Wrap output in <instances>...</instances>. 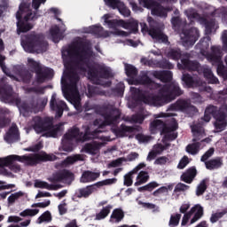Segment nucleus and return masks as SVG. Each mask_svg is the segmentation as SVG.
Returning <instances> with one entry per match:
<instances>
[{"label": "nucleus", "instance_id": "17", "mask_svg": "<svg viewBox=\"0 0 227 227\" xmlns=\"http://www.w3.org/2000/svg\"><path fill=\"white\" fill-rule=\"evenodd\" d=\"M50 107L51 111H55L57 118H61V116H63L65 108L67 107V103L63 100H57L56 93H54L52 94L50 101Z\"/></svg>", "mask_w": 227, "mask_h": 227}, {"label": "nucleus", "instance_id": "58", "mask_svg": "<svg viewBox=\"0 0 227 227\" xmlns=\"http://www.w3.org/2000/svg\"><path fill=\"white\" fill-rule=\"evenodd\" d=\"M145 117L143 115V114H136L131 116L129 121L131 123H139L141 125L143 124V121H145Z\"/></svg>", "mask_w": 227, "mask_h": 227}, {"label": "nucleus", "instance_id": "35", "mask_svg": "<svg viewBox=\"0 0 227 227\" xmlns=\"http://www.w3.org/2000/svg\"><path fill=\"white\" fill-rule=\"evenodd\" d=\"M124 217H125V213L123 212V209L115 208L114 209L110 216V223H121Z\"/></svg>", "mask_w": 227, "mask_h": 227}, {"label": "nucleus", "instance_id": "53", "mask_svg": "<svg viewBox=\"0 0 227 227\" xmlns=\"http://www.w3.org/2000/svg\"><path fill=\"white\" fill-rule=\"evenodd\" d=\"M116 10L120 12L121 15H123V17H130V10L125 6V4L123 2H120L118 6L116 7Z\"/></svg>", "mask_w": 227, "mask_h": 227}, {"label": "nucleus", "instance_id": "16", "mask_svg": "<svg viewBox=\"0 0 227 227\" xmlns=\"http://www.w3.org/2000/svg\"><path fill=\"white\" fill-rule=\"evenodd\" d=\"M107 26L110 29H114V31L111 32V35H114L115 36H122L123 38H127V36H130V33L125 32L123 30H120L117 27H122L123 20H111L107 21Z\"/></svg>", "mask_w": 227, "mask_h": 227}, {"label": "nucleus", "instance_id": "61", "mask_svg": "<svg viewBox=\"0 0 227 227\" xmlns=\"http://www.w3.org/2000/svg\"><path fill=\"white\" fill-rule=\"evenodd\" d=\"M214 152H215V149L214 147L209 148L200 158L201 162H207V160L214 155Z\"/></svg>", "mask_w": 227, "mask_h": 227}, {"label": "nucleus", "instance_id": "3", "mask_svg": "<svg viewBox=\"0 0 227 227\" xmlns=\"http://www.w3.org/2000/svg\"><path fill=\"white\" fill-rule=\"evenodd\" d=\"M82 129L84 132H82L77 127H73L63 136L62 150L64 152H74V139L84 143V141H90L91 137H95L96 132H90L89 125H83Z\"/></svg>", "mask_w": 227, "mask_h": 227}, {"label": "nucleus", "instance_id": "8", "mask_svg": "<svg viewBox=\"0 0 227 227\" xmlns=\"http://www.w3.org/2000/svg\"><path fill=\"white\" fill-rule=\"evenodd\" d=\"M134 93L137 95V100L138 102H143L144 104H150L151 106H154L155 107H162V106H166V104H169V99L166 96V93L159 90V95H146V91L142 89L134 88Z\"/></svg>", "mask_w": 227, "mask_h": 227}, {"label": "nucleus", "instance_id": "29", "mask_svg": "<svg viewBox=\"0 0 227 227\" xmlns=\"http://www.w3.org/2000/svg\"><path fill=\"white\" fill-rule=\"evenodd\" d=\"M100 176V173L98 172H92L90 170H86L82 173L81 177L82 184H88L90 182H95L97 178Z\"/></svg>", "mask_w": 227, "mask_h": 227}, {"label": "nucleus", "instance_id": "59", "mask_svg": "<svg viewBox=\"0 0 227 227\" xmlns=\"http://www.w3.org/2000/svg\"><path fill=\"white\" fill-rule=\"evenodd\" d=\"M39 212L40 209H25L20 215H21V217H34V215H36Z\"/></svg>", "mask_w": 227, "mask_h": 227}, {"label": "nucleus", "instance_id": "20", "mask_svg": "<svg viewBox=\"0 0 227 227\" xmlns=\"http://www.w3.org/2000/svg\"><path fill=\"white\" fill-rule=\"evenodd\" d=\"M181 67L183 70H188V72H200V62L196 60H191L189 58L181 59Z\"/></svg>", "mask_w": 227, "mask_h": 227}, {"label": "nucleus", "instance_id": "51", "mask_svg": "<svg viewBox=\"0 0 227 227\" xmlns=\"http://www.w3.org/2000/svg\"><path fill=\"white\" fill-rule=\"evenodd\" d=\"M205 27H206V33L207 35H212V31L214 29V27H215V20H207L204 19L203 20Z\"/></svg>", "mask_w": 227, "mask_h": 227}, {"label": "nucleus", "instance_id": "56", "mask_svg": "<svg viewBox=\"0 0 227 227\" xmlns=\"http://www.w3.org/2000/svg\"><path fill=\"white\" fill-rule=\"evenodd\" d=\"M78 160H83L82 155L81 154H75L74 156H68L65 160V164H75V162H78Z\"/></svg>", "mask_w": 227, "mask_h": 227}, {"label": "nucleus", "instance_id": "18", "mask_svg": "<svg viewBox=\"0 0 227 227\" xmlns=\"http://www.w3.org/2000/svg\"><path fill=\"white\" fill-rule=\"evenodd\" d=\"M135 130L136 128L125 124H121L120 127H118V124H114V127L111 129V131L116 137H127L129 134H132Z\"/></svg>", "mask_w": 227, "mask_h": 227}, {"label": "nucleus", "instance_id": "12", "mask_svg": "<svg viewBox=\"0 0 227 227\" xmlns=\"http://www.w3.org/2000/svg\"><path fill=\"white\" fill-rule=\"evenodd\" d=\"M200 38V30L196 27L183 29L181 33V41L184 47H192Z\"/></svg>", "mask_w": 227, "mask_h": 227}, {"label": "nucleus", "instance_id": "52", "mask_svg": "<svg viewBox=\"0 0 227 227\" xmlns=\"http://www.w3.org/2000/svg\"><path fill=\"white\" fill-rule=\"evenodd\" d=\"M164 127V121L160 120H154L150 123V130L151 132H154V130H162Z\"/></svg>", "mask_w": 227, "mask_h": 227}, {"label": "nucleus", "instance_id": "11", "mask_svg": "<svg viewBox=\"0 0 227 227\" xmlns=\"http://www.w3.org/2000/svg\"><path fill=\"white\" fill-rule=\"evenodd\" d=\"M15 104L19 108L20 114L25 118H27L31 113H36V111H38V102L33 97L28 98L26 100H22L20 98H16Z\"/></svg>", "mask_w": 227, "mask_h": 227}, {"label": "nucleus", "instance_id": "14", "mask_svg": "<svg viewBox=\"0 0 227 227\" xmlns=\"http://www.w3.org/2000/svg\"><path fill=\"white\" fill-rule=\"evenodd\" d=\"M160 92L165 93L169 102H173L177 97L184 95V90L178 83L165 84L160 88Z\"/></svg>", "mask_w": 227, "mask_h": 227}, {"label": "nucleus", "instance_id": "38", "mask_svg": "<svg viewBox=\"0 0 227 227\" xmlns=\"http://www.w3.org/2000/svg\"><path fill=\"white\" fill-rule=\"evenodd\" d=\"M182 81L184 82L186 88H196L198 86V82L189 74H183Z\"/></svg>", "mask_w": 227, "mask_h": 227}, {"label": "nucleus", "instance_id": "10", "mask_svg": "<svg viewBox=\"0 0 227 227\" xmlns=\"http://www.w3.org/2000/svg\"><path fill=\"white\" fill-rule=\"evenodd\" d=\"M27 63L29 68L35 74V82L37 84H43V82L52 75V69L42 67L40 62H37L33 59H27Z\"/></svg>", "mask_w": 227, "mask_h": 227}, {"label": "nucleus", "instance_id": "41", "mask_svg": "<svg viewBox=\"0 0 227 227\" xmlns=\"http://www.w3.org/2000/svg\"><path fill=\"white\" fill-rule=\"evenodd\" d=\"M111 210H113V205L109 204L106 207H104L99 213L96 214V221L106 219V217L111 214Z\"/></svg>", "mask_w": 227, "mask_h": 227}, {"label": "nucleus", "instance_id": "39", "mask_svg": "<svg viewBox=\"0 0 227 227\" xmlns=\"http://www.w3.org/2000/svg\"><path fill=\"white\" fill-rule=\"evenodd\" d=\"M83 150L85 153H90V155H97V153L98 152V150H100V145L97 143H89L84 145Z\"/></svg>", "mask_w": 227, "mask_h": 227}, {"label": "nucleus", "instance_id": "27", "mask_svg": "<svg viewBox=\"0 0 227 227\" xmlns=\"http://www.w3.org/2000/svg\"><path fill=\"white\" fill-rule=\"evenodd\" d=\"M190 104L187 99H177L176 103L168 106V111H182V113H184Z\"/></svg>", "mask_w": 227, "mask_h": 227}, {"label": "nucleus", "instance_id": "55", "mask_svg": "<svg viewBox=\"0 0 227 227\" xmlns=\"http://www.w3.org/2000/svg\"><path fill=\"white\" fill-rule=\"evenodd\" d=\"M139 4H142L144 8H147V10H153L155 8L156 4H158L155 0H138Z\"/></svg>", "mask_w": 227, "mask_h": 227}, {"label": "nucleus", "instance_id": "49", "mask_svg": "<svg viewBox=\"0 0 227 227\" xmlns=\"http://www.w3.org/2000/svg\"><path fill=\"white\" fill-rule=\"evenodd\" d=\"M118 182L116 177L105 179L103 181H99L95 183L96 189H99V187H104V185H113Z\"/></svg>", "mask_w": 227, "mask_h": 227}, {"label": "nucleus", "instance_id": "4", "mask_svg": "<svg viewBox=\"0 0 227 227\" xmlns=\"http://www.w3.org/2000/svg\"><path fill=\"white\" fill-rule=\"evenodd\" d=\"M64 65L67 70L66 76L69 81V83H66L65 90H67V91H71L72 94L70 98L73 106H74L75 104L81 103V96L79 95V90L77 89V82H79L81 78L79 77V74L75 71L72 60H67Z\"/></svg>", "mask_w": 227, "mask_h": 227}, {"label": "nucleus", "instance_id": "45", "mask_svg": "<svg viewBox=\"0 0 227 227\" xmlns=\"http://www.w3.org/2000/svg\"><path fill=\"white\" fill-rule=\"evenodd\" d=\"M159 187V183L153 181L144 186L138 187L137 191L138 192H152L154 189H157Z\"/></svg>", "mask_w": 227, "mask_h": 227}, {"label": "nucleus", "instance_id": "47", "mask_svg": "<svg viewBox=\"0 0 227 227\" xmlns=\"http://www.w3.org/2000/svg\"><path fill=\"white\" fill-rule=\"evenodd\" d=\"M51 221H52V215L51 214V211H45L37 218L36 223L42 224L43 223H51Z\"/></svg>", "mask_w": 227, "mask_h": 227}, {"label": "nucleus", "instance_id": "46", "mask_svg": "<svg viewBox=\"0 0 227 227\" xmlns=\"http://www.w3.org/2000/svg\"><path fill=\"white\" fill-rule=\"evenodd\" d=\"M125 74L127 77L134 79V77L137 76L138 71L137 68L131 64H125Z\"/></svg>", "mask_w": 227, "mask_h": 227}, {"label": "nucleus", "instance_id": "28", "mask_svg": "<svg viewBox=\"0 0 227 227\" xmlns=\"http://www.w3.org/2000/svg\"><path fill=\"white\" fill-rule=\"evenodd\" d=\"M153 75L161 82H171L173 73L171 71H153Z\"/></svg>", "mask_w": 227, "mask_h": 227}, {"label": "nucleus", "instance_id": "64", "mask_svg": "<svg viewBox=\"0 0 227 227\" xmlns=\"http://www.w3.org/2000/svg\"><path fill=\"white\" fill-rule=\"evenodd\" d=\"M132 175H136L132 170L124 176V185L127 187H130L132 185L133 181H132Z\"/></svg>", "mask_w": 227, "mask_h": 227}, {"label": "nucleus", "instance_id": "62", "mask_svg": "<svg viewBox=\"0 0 227 227\" xmlns=\"http://www.w3.org/2000/svg\"><path fill=\"white\" fill-rule=\"evenodd\" d=\"M168 56L169 58H171V59H174L175 61H178V59L182 58V52L180 51V50H171L168 52Z\"/></svg>", "mask_w": 227, "mask_h": 227}, {"label": "nucleus", "instance_id": "54", "mask_svg": "<svg viewBox=\"0 0 227 227\" xmlns=\"http://www.w3.org/2000/svg\"><path fill=\"white\" fill-rule=\"evenodd\" d=\"M62 181L65 180V182H74V173H72L70 170L64 169L60 171Z\"/></svg>", "mask_w": 227, "mask_h": 227}, {"label": "nucleus", "instance_id": "23", "mask_svg": "<svg viewBox=\"0 0 227 227\" xmlns=\"http://www.w3.org/2000/svg\"><path fill=\"white\" fill-rule=\"evenodd\" d=\"M197 175L198 170L196 169V167H191L181 175V182H184V184H191L192 182H194V178H196Z\"/></svg>", "mask_w": 227, "mask_h": 227}, {"label": "nucleus", "instance_id": "13", "mask_svg": "<svg viewBox=\"0 0 227 227\" xmlns=\"http://www.w3.org/2000/svg\"><path fill=\"white\" fill-rule=\"evenodd\" d=\"M52 127V120L49 117L35 116L32 119V128L36 134H43Z\"/></svg>", "mask_w": 227, "mask_h": 227}, {"label": "nucleus", "instance_id": "60", "mask_svg": "<svg viewBox=\"0 0 227 227\" xmlns=\"http://www.w3.org/2000/svg\"><path fill=\"white\" fill-rule=\"evenodd\" d=\"M184 114H188V116L192 118V116H195V114H198V108L190 103L186 110H184Z\"/></svg>", "mask_w": 227, "mask_h": 227}, {"label": "nucleus", "instance_id": "50", "mask_svg": "<svg viewBox=\"0 0 227 227\" xmlns=\"http://www.w3.org/2000/svg\"><path fill=\"white\" fill-rule=\"evenodd\" d=\"M178 129V123L174 122L170 126H166V123H164V126L161 129L162 134H172V132H175V130Z\"/></svg>", "mask_w": 227, "mask_h": 227}, {"label": "nucleus", "instance_id": "22", "mask_svg": "<svg viewBox=\"0 0 227 227\" xmlns=\"http://www.w3.org/2000/svg\"><path fill=\"white\" fill-rule=\"evenodd\" d=\"M89 35H94L97 38H107L110 36L109 31L104 32V27L102 26L92 25L89 27L86 30Z\"/></svg>", "mask_w": 227, "mask_h": 227}, {"label": "nucleus", "instance_id": "6", "mask_svg": "<svg viewBox=\"0 0 227 227\" xmlns=\"http://www.w3.org/2000/svg\"><path fill=\"white\" fill-rule=\"evenodd\" d=\"M19 10L16 13L17 19V34L20 35L21 33H27V31H31L33 29L34 25L29 23V20H37L40 15H37L36 12H33L30 11L27 14L24 16L22 20V13H24L25 10H29V4L26 3H21L20 4Z\"/></svg>", "mask_w": 227, "mask_h": 227}, {"label": "nucleus", "instance_id": "2", "mask_svg": "<svg viewBox=\"0 0 227 227\" xmlns=\"http://www.w3.org/2000/svg\"><path fill=\"white\" fill-rule=\"evenodd\" d=\"M7 157L11 158V161L8 164L0 166L1 173H8L4 168H9L13 173H20V165L18 163H13L15 160L18 162H25L27 166H38L43 162H54L58 160V156L54 153H47L45 151H42L37 153H30L28 155H9Z\"/></svg>", "mask_w": 227, "mask_h": 227}, {"label": "nucleus", "instance_id": "9", "mask_svg": "<svg viewBox=\"0 0 227 227\" xmlns=\"http://www.w3.org/2000/svg\"><path fill=\"white\" fill-rule=\"evenodd\" d=\"M208 59L213 64H217L216 72L220 77H223L224 81H227V55L225 56L224 61L226 66L221 60L223 58V52L221 51V47L219 46H212L211 53L208 55Z\"/></svg>", "mask_w": 227, "mask_h": 227}, {"label": "nucleus", "instance_id": "43", "mask_svg": "<svg viewBox=\"0 0 227 227\" xmlns=\"http://www.w3.org/2000/svg\"><path fill=\"white\" fill-rule=\"evenodd\" d=\"M150 180V176L146 171H140L137 176V182L135 183V186L137 187L139 185H143V184H146Z\"/></svg>", "mask_w": 227, "mask_h": 227}, {"label": "nucleus", "instance_id": "21", "mask_svg": "<svg viewBox=\"0 0 227 227\" xmlns=\"http://www.w3.org/2000/svg\"><path fill=\"white\" fill-rule=\"evenodd\" d=\"M4 141L9 143H17V141H20V134L19 133V128L17 126H12L4 136Z\"/></svg>", "mask_w": 227, "mask_h": 227}, {"label": "nucleus", "instance_id": "30", "mask_svg": "<svg viewBox=\"0 0 227 227\" xmlns=\"http://www.w3.org/2000/svg\"><path fill=\"white\" fill-rule=\"evenodd\" d=\"M122 27L123 29H129V35L130 34H134L137 35V33H138L139 29V23L137 22V20H132V21H125L122 20Z\"/></svg>", "mask_w": 227, "mask_h": 227}, {"label": "nucleus", "instance_id": "36", "mask_svg": "<svg viewBox=\"0 0 227 227\" xmlns=\"http://www.w3.org/2000/svg\"><path fill=\"white\" fill-rule=\"evenodd\" d=\"M168 8L162 6V4H159V2L152 10L153 15H157V17H168Z\"/></svg>", "mask_w": 227, "mask_h": 227}, {"label": "nucleus", "instance_id": "31", "mask_svg": "<svg viewBox=\"0 0 227 227\" xmlns=\"http://www.w3.org/2000/svg\"><path fill=\"white\" fill-rule=\"evenodd\" d=\"M149 35H152L153 38L158 40V42H162L163 43H168V35L162 33V30L159 28H153L149 31Z\"/></svg>", "mask_w": 227, "mask_h": 227}, {"label": "nucleus", "instance_id": "1", "mask_svg": "<svg viewBox=\"0 0 227 227\" xmlns=\"http://www.w3.org/2000/svg\"><path fill=\"white\" fill-rule=\"evenodd\" d=\"M67 55L70 58V61H72L74 70H78V72H82L83 74L88 72L90 79L95 81L96 84H100L104 86V88H111L113 82H102V81H100V79H113V77H114L111 67L102 65L90 67V59H91V56H93L91 43L90 42H80L70 46L67 50Z\"/></svg>", "mask_w": 227, "mask_h": 227}, {"label": "nucleus", "instance_id": "37", "mask_svg": "<svg viewBox=\"0 0 227 227\" xmlns=\"http://www.w3.org/2000/svg\"><path fill=\"white\" fill-rule=\"evenodd\" d=\"M208 178L202 179L196 188V196H203L207 189H208Z\"/></svg>", "mask_w": 227, "mask_h": 227}, {"label": "nucleus", "instance_id": "44", "mask_svg": "<svg viewBox=\"0 0 227 227\" xmlns=\"http://www.w3.org/2000/svg\"><path fill=\"white\" fill-rule=\"evenodd\" d=\"M19 75L25 84H29V82H31V79H33V74H31L27 69H21L19 71Z\"/></svg>", "mask_w": 227, "mask_h": 227}, {"label": "nucleus", "instance_id": "15", "mask_svg": "<svg viewBox=\"0 0 227 227\" xmlns=\"http://www.w3.org/2000/svg\"><path fill=\"white\" fill-rule=\"evenodd\" d=\"M192 214H194V215L191 220V224H194L196 221H199V219H201V217H203V207L200 205H195L190 209L189 212L185 213L182 219V226H185V224L189 223V219H191Z\"/></svg>", "mask_w": 227, "mask_h": 227}, {"label": "nucleus", "instance_id": "34", "mask_svg": "<svg viewBox=\"0 0 227 227\" xmlns=\"http://www.w3.org/2000/svg\"><path fill=\"white\" fill-rule=\"evenodd\" d=\"M35 187L37 189H47L48 191H58L61 187L59 184H49V183L40 180H35Z\"/></svg>", "mask_w": 227, "mask_h": 227}, {"label": "nucleus", "instance_id": "57", "mask_svg": "<svg viewBox=\"0 0 227 227\" xmlns=\"http://www.w3.org/2000/svg\"><path fill=\"white\" fill-rule=\"evenodd\" d=\"M180 219H182V215H180V214L172 215L170 216L168 225L170 227H175L177 224H180Z\"/></svg>", "mask_w": 227, "mask_h": 227}, {"label": "nucleus", "instance_id": "7", "mask_svg": "<svg viewBox=\"0 0 227 227\" xmlns=\"http://www.w3.org/2000/svg\"><path fill=\"white\" fill-rule=\"evenodd\" d=\"M100 114L104 118V121L101 122L98 125V128L96 129H91V128H90V132H91L92 134L93 132H96V134H94V137H91L90 141H91V139H97V137H98V135L104 132L102 129H104L105 127H107L109 125H118V123H120V119L121 118V112H120L118 108H113L110 110L105 108Z\"/></svg>", "mask_w": 227, "mask_h": 227}, {"label": "nucleus", "instance_id": "42", "mask_svg": "<svg viewBox=\"0 0 227 227\" xmlns=\"http://www.w3.org/2000/svg\"><path fill=\"white\" fill-rule=\"evenodd\" d=\"M61 132V126L56 125L51 122V127L43 135L45 137H58V133Z\"/></svg>", "mask_w": 227, "mask_h": 227}, {"label": "nucleus", "instance_id": "25", "mask_svg": "<svg viewBox=\"0 0 227 227\" xmlns=\"http://www.w3.org/2000/svg\"><path fill=\"white\" fill-rule=\"evenodd\" d=\"M139 84H142L143 86H146V88L150 90H157V88L160 87V84L155 82L148 74H142L138 79Z\"/></svg>", "mask_w": 227, "mask_h": 227}, {"label": "nucleus", "instance_id": "40", "mask_svg": "<svg viewBox=\"0 0 227 227\" xmlns=\"http://www.w3.org/2000/svg\"><path fill=\"white\" fill-rule=\"evenodd\" d=\"M200 148H201V142H193L188 145L185 150L190 155H198L200 153Z\"/></svg>", "mask_w": 227, "mask_h": 227}, {"label": "nucleus", "instance_id": "32", "mask_svg": "<svg viewBox=\"0 0 227 227\" xmlns=\"http://www.w3.org/2000/svg\"><path fill=\"white\" fill-rule=\"evenodd\" d=\"M205 166L209 171L219 169L223 166V158L216 157L205 162Z\"/></svg>", "mask_w": 227, "mask_h": 227}, {"label": "nucleus", "instance_id": "33", "mask_svg": "<svg viewBox=\"0 0 227 227\" xmlns=\"http://www.w3.org/2000/svg\"><path fill=\"white\" fill-rule=\"evenodd\" d=\"M50 35L54 43H59V41L63 40L64 38L63 32H61V29L58 26H55L50 29Z\"/></svg>", "mask_w": 227, "mask_h": 227}, {"label": "nucleus", "instance_id": "26", "mask_svg": "<svg viewBox=\"0 0 227 227\" xmlns=\"http://www.w3.org/2000/svg\"><path fill=\"white\" fill-rule=\"evenodd\" d=\"M227 113L220 114L218 117H216L214 122V127L215 132H223L227 127Z\"/></svg>", "mask_w": 227, "mask_h": 227}, {"label": "nucleus", "instance_id": "5", "mask_svg": "<svg viewBox=\"0 0 227 227\" xmlns=\"http://www.w3.org/2000/svg\"><path fill=\"white\" fill-rule=\"evenodd\" d=\"M21 44L26 52H30V54L46 52L49 47V43L43 40V35L35 33L25 35Z\"/></svg>", "mask_w": 227, "mask_h": 227}, {"label": "nucleus", "instance_id": "19", "mask_svg": "<svg viewBox=\"0 0 227 227\" xmlns=\"http://www.w3.org/2000/svg\"><path fill=\"white\" fill-rule=\"evenodd\" d=\"M97 186L94 184H90L85 187L77 189L74 192V198H84L85 200H88L93 194V192H96Z\"/></svg>", "mask_w": 227, "mask_h": 227}, {"label": "nucleus", "instance_id": "48", "mask_svg": "<svg viewBox=\"0 0 227 227\" xmlns=\"http://www.w3.org/2000/svg\"><path fill=\"white\" fill-rule=\"evenodd\" d=\"M157 67L159 68H163V70H173V68H175V66L166 59L158 61Z\"/></svg>", "mask_w": 227, "mask_h": 227}, {"label": "nucleus", "instance_id": "63", "mask_svg": "<svg viewBox=\"0 0 227 227\" xmlns=\"http://www.w3.org/2000/svg\"><path fill=\"white\" fill-rule=\"evenodd\" d=\"M190 186L184 184V183H178L175 189H174V192H184L185 191H189Z\"/></svg>", "mask_w": 227, "mask_h": 227}, {"label": "nucleus", "instance_id": "24", "mask_svg": "<svg viewBox=\"0 0 227 227\" xmlns=\"http://www.w3.org/2000/svg\"><path fill=\"white\" fill-rule=\"evenodd\" d=\"M191 129L193 134L192 143H201L203 135L205 134L203 126H201V124H195L191 126Z\"/></svg>", "mask_w": 227, "mask_h": 227}]
</instances>
